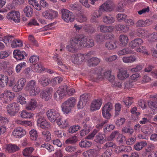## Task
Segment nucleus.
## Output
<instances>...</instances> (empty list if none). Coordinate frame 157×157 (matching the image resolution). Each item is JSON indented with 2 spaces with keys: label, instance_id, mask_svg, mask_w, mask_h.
Masks as SVG:
<instances>
[{
  "label": "nucleus",
  "instance_id": "13",
  "mask_svg": "<svg viewBox=\"0 0 157 157\" xmlns=\"http://www.w3.org/2000/svg\"><path fill=\"white\" fill-rule=\"evenodd\" d=\"M114 4L111 1H107L100 6V10L103 11H110L113 9Z\"/></svg>",
  "mask_w": 157,
  "mask_h": 157
},
{
  "label": "nucleus",
  "instance_id": "58",
  "mask_svg": "<svg viewBox=\"0 0 157 157\" xmlns=\"http://www.w3.org/2000/svg\"><path fill=\"white\" fill-rule=\"evenodd\" d=\"M17 100L18 102L21 105H23L26 103V99L21 95H19L17 97Z\"/></svg>",
  "mask_w": 157,
  "mask_h": 157
},
{
  "label": "nucleus",
  "instance_id": "63",
  "mask_svg": "<svg viewBox=\"0 0 157 157\" xmlns=\"http://www.w3.org/2000/svg\"><path fill=\"white\" fill-rule=\"evenodd\" d=\"M136 51L138 52H140L147 54V52L145 47L143 46H140L138 47L136 49Z\"/></svg>",
  "mask_w": 157,
  "mask_h": 157
},
{
  "label": "nucleus",
  "instance_id": "59",
  "mask_svg": "<svg viewBox=\"0 0 157 157\" xmlns=\"http://www.w3.org/2000/svg\"><path fill=\"white\" fill-rule=\"evenodd\" d=\"M41 147H44L47 149L49 152H51L54 150V147L49 144H44L41 145Z\"/></svg>",
  "mask_w": 157,
  "mask_h": 157
},
{
  "label": "nucleus",
  "instance_id": "7",
  "mask_svg": "<svg viewBox=\"0 0 157 157\" xmlns=\"http://www.w3.org/2000/svg\"><path fill=\"white\" fill-rule=\"evenodd\" d=\"M20 13L18 11H13L8 13L6 15L7 18L13 21L16 23L20 22Z\"/></svg>",
  "mask_w": 157,
  "mask_h": 157
},
{
  "label": "nucleus",
  "instance_id": "37",
  "mask_svg": "<svg viewBox=\"0 0 157 157\" xmlns=\"http://www.w3.org/2000/svg\"><path fill=\"white\" fill-rule=\"evenodd\" d=\"M30 136V139L32 140H36L38 137V133L36 130L34 129H32L29 132Z\"/></svg>",
  "mask_w": 157,
  "mask_h": 157
},
{
  "label": "nucleus",
  "instance_id": "60",
  "mask_svg": "<svg viewBox=\"0 0 157 157\" xmlns=\"http://www.w3.org/2000/svg\"><path fill=\"white\" fill-rule=\"evenodd\" d=\"M148 41L150 42H154L157 40V34L154 33L148 36L147 38Z\"/></svg>",
  "mask_w": 157,
  "mask_h": 157
},
{
  "label": "nucleus",
  "instance_id": "54",
  "mask_svg": "<svg viewBox=\"0 0 157 157\" xmlns=\"http://www.w3.org/2000/svg\"><path fill=\"white\" fill-rule=\"evenodd\" d=\"M81 128L80 127L79 125H73L71 126L68 130L69 133H73L76 132Z\"/></svg>",
  "mask_w": 157,
  "mask_h": 157
},
{
  "label": "nucleus",
  "instance_id": "32",
  "mask_svg": "<svg viewBox=\"0 0 157 157\" xmlns=\"http://www.w3.org/2000/svg\"><path fill=\"white\" fill-rule=\"evenodd\" d=\"M20 116L21 117L25 119H29L33 118L34 117V114L30 112H28L26 110H23L20 113Z\"/></svg>",
  "mask_w": 157,
  "mask_h": 157
},
{
  "label": "nucleus",
  "instance_id": "57",
  "mask_svg": "<svg viewBox=\"0 0 157 157\" xmlns=\"http://www.w3.org/2000/svg\"><path fill=\"white\" fill-rule=\"evenodd\" d=\"M67 87L66 85L61 86L59 87L58 91L60 92V93H62L64 96L65 94L67 91Z\"/></svg>",
  "mask_w": 157,
  "mask_h": 157
},
{
  "label": "nucleus",
  "instance_id": "5",
  "mask_svg": "<svg viewBox=\"0 0 157 157\" xmlns=\"http://www.w3.org/2000/svg\"><path fill=\"white\" fill-rule=\"evenodd\" d=\"M20 109V106L18 104L13 102L7 105L6 110L11 116H14Z\"/></svg>",
  "mask_w": 157,
  "mask_h": 157
},
{
  "label": "nucleus",
  "instance_id": "17",
  "mask_svg": "<svg viewBox=\"0 0 157 157\" xmlns=\"http://www.w3.org/2000/svg\"><path fill=\"white\" fill-rule=\"evenodd\" d=\"M101 100V99H98L93 100L90 105V110L92 111H94L99 109L102 105Z\"/></svg>",
  "mask_w": 157,
  "mask_h": 157
},
{
  "label": "nucleus",
  "instance_id": "21",
  "mask_svg": "<svg viewBox=\"0 0 157 157\" xmlns=\"http://www.w3.org/2000/svg\"><path fill=\"white\" fill-rule=\"evenodd\" d=\"M14 57L17 60H20L24 58L25 56H26V53L24 51H20L16 50L13 52Z\"/></svg>",
  "mask_w": 157,
  "mask_h": 157
},
{
  "label": "nucleus",
  "instance_id": "44",
  "mask_svg": "<svg viewBox=\"0 0 157 157\" xmlns=\"http://www.w3.org/2000/svg\"><path fill=\"white\" fill-rule=\"evenodd\" d=\"M91 142L86 140H82L79 143L80 146L82 148H87L90 147L92 145Z\"/></svg>",
  "mask_w": 157,
  "mask_h": 157
},
{
  "label": "nucleus",
  "instance_id": "47",
  "mask_svg": "<svg viewBox=\"0 0 157 157\" xmlns=\"http://www.w3.org/2000/svg\"><path fill=\"white\" fill-rule=\"evenodd\" d=\"M89 150V157H97L99 155V151L95 149H90Z\"/></svg>",
  "mask_w": 157,
  "mask_h": 157
},
{
  "label": "nucleus",
  "instance_id": "10",
  "mask_svg": "<svg viewBox=\"0 0 157 157\" xmlns=\"http://www.w3.org/2000/svg\"><path fill=\"white\" fill-rule=\"evenodd\" d=\"M26 82V80L25 78H22L19 79L13 87V90L16 92L21 91L25 86Z\"/></svg>",
  "mask_w": 157,
  "mask_h": 157
},
{
  "label": "nucleus",
  "instance_id": "27",
  "mask_svg": "<svg viewBox=\"0 0 157 157\" xmlns=\"http://www.w3.org/2000/svg\"><path fill=\"white\" fill-rule=\"evenodd\" d=\"M132 150L131 147L122 145L117 147L115 149V152L117 153H119L122 151L130 152Z\"/></svg>",
  "mask_w": 157,
  "mask_h": 157
},
{
  "label": "nucleus",
  "instance_id": "51",
  "mask_svg": "<svg viewBox=\"0 0 157 157\" xmlns=\"http://www.w3.org/2000/svg\"><path fill=\"white\" fill-rule=\"evenodd\" d=\"M26 66V63L25 62H22L17 64L15 70L17 73H19L21 69Z\"/></svg>",
  "mask_w": 157,
  "mask_h": 157
},
{
  "label": "nucleus",
  "instance_id": "33",
  "mask_svg": "<svg viewBox=\"0 0 157 157\" xmlns=\"http://www.w3.org/2000/svg\"><path fill=\"white\" fill-rule=\"evenodd\" d=\"M117 41L115 40L108 41L105 44V47L108 49H114L117 47Z\"/></svg>",
  "mask_w": 157,
  "mask_h": 157
},
{
  "label": "nucleus",
  "instance_id": "19",
  "mask_svg": "<svg viewBox=\"0 0 157 157\" xmlns=\"http://www.w3.org/2000/svg\"><path fill=\"white\" fill-rule=\"evenodd\" d=\"M37 106L38 104L36 100L33 98L26 105L25 109L28 110H34Z\"/></svg>",
  "mask_w": 157,
  "mask_h": 157
},
{
  "label": "nucleus",
  "instance_id": "24",
  "mask_svg": "<svg viewBox=\"0 0 157 157\" xmlns=\"http://www.w3.org/2000/svg\"><path fill=\"white\" fill-rule=\"evenodd\" d=\"M8 82V77L3 74H0V87H4L7 85Z\"/></svg>",
  "mask_w": 157,
  "mask_h": 157
},
{
  "label": "nucleus",
  "instance_id": "36",
  "mask_svg": "<svg viewBox=\"0 0 157 157\" xmlns=\"http://www.w3.org/2000/svg\"><path fill=\"white\" fill-rule=\"evenodd\" d=\"M116 30L118 31H122L124 33L127 32L129 30V27L127 25H117L115 26Z\"/></svg>",
  "mask_w": 157,
  "mask_h": 157
},
{
  "label": "nucleus",
  "instance_id": "52",
  "mask_svg": "<svg viewBox=\"0 0 157 157\" xmlns=\"http://www.w3.org/2000/svg\"><path fill=\"white\" fill-rule=\"evenodd\" d=\"M78 140L77 136H73L69 138L65 141V143L67 144H72L75 143Z\"/></svg>",
  "mask_w": 157,
  "mask_h": 157
},
{
  "label": "nucleus",
  "instance_id": "30",
  "mask_svg": "<svg viewBox=\"0 0 157 157\" xmlns=\"http://www.w3.org/2000/svg\"><path fill=\"white\" fill-rule=\"evenodd\" d=\"M133 53V51L131 49L128 48H125L118 51L117 54L118 55L121 56L128 54H132Z\"/></svg>",
  "mask_w": 157,
  "mask_h": 157
},
{
  "label": "nucleus",
  "instance_id": "43",
  "mask_svg": "<svg viewBox=\"0 0 157 157\" xmlns=\"http://www.w3.org/2000/svg\"><path fill=\"white\" fill-rule=\"evenodd\" d=\"M153 130V127L151 125H148L143 129L142 132L145 134H149L152 132Z\"/></svg>",
  "mask_w": 157,
  "mask_h": 157
},
{
  "label": "nucleus",
  "instance_id": "14",
  "mask_svg": "<svg viewBox=\"0 0 157 157\" xmlns=\"http://www.w3.org/2000/svg\"><path fill=\"white\" fill-rule=\"evenodd\" d=\"M86 55L79 54L77 55H73L71 57V60L75 64H79L85 59Z\"/></svg>",
  "mask_w": 157,
  "mask_h": 157
},
{
  "label": "nucleus",
  "instance_id": "26",
  "mask_svg": "<svg viewBox=\"0 0 157 157\" xmlns=\"http://www.w3.org/2000/svg\"><path fill=\"white\" fill-rule=\"evenodd\" d=\"M150 98L151 100L148 101L149 106L151 108H157V96L151 95Z\"/></svg>",
  "mask_w": 157,
  "mask_h": 157
},
{
  "label": "nucleus",
  "instance_id": "1",
  "mask_svg": "<svg viewBox=\"0 0 157 157\" xmlns=\"http://www.w3.org/2000/svg\"><path fill=\"white\" fill-rule=\"evenodd\" d=\"M25 89L29 92L30 95L32 97L37 95L40 92V88L37 86L36 81L35 80L28 82Z\"/></svg>",
  "mask_w": 157,
  "mask_h": 157
},
{
  "label": "nucleus",
  "instance_id": "40",
  "mask_svg": "<svg viewBox=\"0 0 157 157\" xmlns=\"http://www.w3.org/2000/svg\"><path fill=\"white\" fill-rule=\"evenodd\" d=\"M100 61V59L97 57L92 58L88 60V65L90 66H96Z\"/></svg>",
  "mask_w": 157,
  "mask_h": 157
},
{
  "label": "nucleus",
  "instance_id": "12",
  "mask_svg": "<svg viewBox=\"0 0 157 157\" xmlns=\"http://www.w3.org/2000/svg\"><path fill=\"white\" fill-rule=\"evenodd\" d=\"M58 14V12L52 10H49L44 11L42 13V15L46 19H52L57 17Z\"/></svg>",
  "mask_w": 157,
  "mask_h": 157
},
{
  "label": "nucleus",
  "instance_id": "28",
  "mask_svg": "<svg viewBox=\"0 0 157 157\" xmlns=\"http://www.w3.org/2000/svg\"><path fill=\"white\" fill-rule=\"evenodd\" d=\"M119 40L120 44L121 46L124 47L127 44L129 39L127 35L124 34H122L119 36Z\"/></svg>",
  "mask_w": 157,
  "mask_h": 157
},
{
  "label": "nucleus",
  "instance_id": "29",
  "mask_svg": "<svg viewBox=\"0 0 157 157\" xmlns=\"http://www.w3.org/2000/svg\"><path fill=\"white\" fill-rule=\"evenodd\" d=\"M57 124L61 128H65L69 126L68 120L67 119L62 121L61 117L56 122Z\"/></svg>",
  "mask_w": 157,
  "mask_h": 157
},
{
  "label": "nucleus",
  "instance_id": "18",
  "mask_svg": "<svg viewBox=\"0 0 157 157\" xmlns=\"http://www.w3.org/2000/svg\"><path fill=\"white\" fill-rule=\"evenodd\" d=\"M129 76L127 70L125 68H121L119 69L117 75L118 78L122 80L128 78Z\"/></svg>",
  "mask_w": 157,
  "mask_h": 157
},
{
  "label": "nucleus",
  "instance_id": "46",
  "mask_svg": "<svg viewBox=\"0 0 157 157\" xmlns=\"http://www.w3.org/2000/svg\"><path fill=\"white\" fill-rule=\"evenodd\" d=\"M103 20V22L106 24H112L115 21L114 18L111 16H104Z\"/></svg>",
  "mask_w": 157,
  "mask_h": 157
},
{
  "label": "nucleus",
  "instance_id": "38",
  "mask_svg": "<svg viewBox=\"0 0 157 157\" xmlns=\"http://www.w3.org/2000/svg\"><path fill=\"white\" fill-rule=\"evenodd\" d=\"M100 28V31L101 32L105 33L113 31L114 27L113 26H110L108 27L104 25H101Z\"/></svg>",
  "mask_w": 157,
  "mask_h": 157
},
{
  "label": "nucleus",
  "instance_id": "64",
  "mask_svg": "<svg viewBox=\"0 0 157 157\" xmlns=\"http://www.w3.org/2000/svg\"><path fill=\"white\" fill-rule=\"evenodd\" d=\"M86 17L85 15L80 14L78 16L77 20L80 23L85 21L86 20Z\"/></svg>",
  "mask_w": 157,
  "mask_h": 157
},
{
  "label": "nucleus",
  "instance_id": "20",
  "mask_svg": "<svg viewBox=\"0 0 157 157\" xmlns=\"http://www.w3.org/2000/svg\"><path fill=\"white\" fill-rule=\"evenodd\" d=\"M52 88L47 89L41 93L40 95L41 97L45 101H48L51 98L52 96Z\"/></svg>",
  "mask_w": 157,
  "mask_h": 157
},
{
  "label": "nucleus",
  "instance_id": "31",
  "mask_svg": "<svg viewBox=\"0 0 157 157\" xmlns=\"http://www.w3.org/2000/svg\"><path fill=\"white\" fill-rule=\"evenodd\" d=\"M104 79L103 73L99 72L97 74H94V77L90 79L93 82H98L102 81Z\"/></svg>",
  "mask_w": 157,
  "mask_h": 157
},
{
  "label": "nucleus",
  "instance_id": "61",
  "mask_svg": "<svg viewBox=\"0 0 157 157\" xmlns=\"http://www.w3.org/2000/svg\"><path fill=\"white\" fill-rule=\"evenodd\" d=\"M118 132L115 131L112 132L111 135L106 137V139L109 141H112L114 138L117 135L119 134Z\"/></svg>",
  "mask_w": 157,
  "mask_h": 157
},
{
  "label": "nucleus",
  "instance_id": "8",
  "mask_svg": "<svg viewBox=\"0 0 157 157\" xmlns=\"http://www.w3.org/2000/svg\"><path fill=\"white\" fill-rule=\"evenodd\" d=\"M63 10L62 12V18L64 21L67 22L73 21L75 20V16L72 12L66 9Z\"/></svg>",
  "mask_w": 157,
  "mask_h": 157
},
{
  "label": "nucleus",
  "instance_id": "2",
  "mask_svg": "<svg viewBox=\"0 0 157 157\" xmlns=\"http://www.w3.org/2000/svg\"><path fill=\"white\" fill-rule=\"evenodd\" d=\"M76 104L75 98L71 97L68 98L61 104V110L64 114H68L71 112L72 109Z\"/></svg>",
  "mask_w": 157,
  "mask_h": 157
},
{
  "label": "nucleus",
  "instance_id": "45",
  "mask_svg": "<svg viewBox=\"0 0 157 157\" xmlns=\"http://www.w3.org/2000/svg\"><path fill=\"white\" fill-rule=\"evenodd\" d=\"M42 135L45 141L46 142H48L51 139V134L48 131H44L43 132Z\"/></svg>",
  "mask_w": 157,
  "mask_h": 157
},
{
  "label": "nucleus",
  "instance_id": "35",
  "mask_svg": "<svg viewBox=\"0 0 157 157\" xmlns=\"http://www.w3.org/2000/svg\"><path fill=\"white\" fill-rule=\"evenodd\" d=\"M39 83L43 86H47L50 82L49 78L44 76L41 77L38 80Z\"/></svg>",
  "mask_w": 157,
  "mask_h": 157
},
{
  "label": "nucleus",
  "instance_id": "22",
  "mask_svg": "<svg viewBox=\"0 0 157 157\" xmlns=\"http://www.w3.org/2000/svg\"><path fill=\"white\" fill-rule=\"evenodd\" d=\"M143 43V41L142 39L137 38L131 41L129 44V46L132 49H135L136 47L142 44Z\"/></svg>",
  "mask_w": 157,
  "mask_h": 157
},
{
  "label": "nucleus",
  "instance_id": "62",
  "mask_svg": "<svg viewBox=\"0 0 157 157\" xmlns=\"http://www.w3.org/2000/svg\"><path fill=\"white\" fill-rule=\"evenodd\" d=\"M62 93H60L59 91H57L56 93H55L54 95V98L56 101H58L60 100L63 96Z\"/></svg>",
  "mask_w": 157,
  "mask_h": 157
},
{
  "label": "nucleus",
  "instance_id": "34",
  "mask_svg": "<svg viewBox=\"0 0 157 157\" xmlns=\"http://www.w3.org/2000/svg\"><path fill=\"white\" fill-rule=\"evenodd\" d=\"M147 144L146 141H141L138 142L134 145V148L136 150L139 151L144 147L146 146Z\"/></svg>",
  "mask_w": 157,
  "mask_h": 157
},
{
  "label": "nucleus",
  "instance_id": "11",
  "mask_svg": "<svg viewBox=\"0 0 157 157\" xmlns=\"http://www.w3.org/2000/svg\"><path fill=\"white\" fill-rule=\"evenodd\" d=\"M25 129L22 128L18 127L14 129L12 132V135L18 138H21L26 135V133Z\"/></svg>",
  "mask_w": 157,
  "mask_h": 157
},
{
  "label": "nucleus",
  "instance_id": "55",
  "mask_svg": "<svg viewBox=\"0 0 157 157\" xmlns=\"http://www.w3.org/2000/svg\"><path fill=\"white\" fill-rule=\"evenodd\" d=\"M140 74L138 73L133 74L129 78V81L131 82L136 81L138 78L140 77Z\"/></svg>",
  "mask_w": 157,
  "mask_h": 157
},
{
  "label": "nucleus",
  "instance_id": "15",
  "mask_svg": "<svg viewBox=\"0 0 157 157\" xmlns=\"http://www.w3.org/2000/svg\"><path fill=\"white\" fill-rule=\"evenodd\" d=\"M37 125L42 128L48 129L50 127V124L46 119L43 117H40L37 121Z\"/></svg>",
  "mask_w": 157,
  "mask_h": 157
},
{
  "label": "nucleus",
  "instance_id": "23",
  "mask_svg": "<svg viewBox=\"0 0 157 157\" xmlns=\"http://www.w3.org/2000/svg\"><path fill=\"white\" fill-rule=\"evenodd\" d=\"M5 151L9 153L14 152L19 150V147L14 144H6L5 147Z\"/></svg>",
  "mask_w": 157,
  "mask_h": 157
},
{
  "label": "nucleus",
  "instance_id": "53",
  "mask_svg": "<svg viewBox=\"0 0 157 157\" xmlns=\"http://www.w3.org/2000/svg\"><path fill=\"white\" fill-rule=\"evenodd\" d=\"M121 105L119 103H116L115 105V116L117 117L119 115L121 110Z\"/></svg>",
  "mask_w": 157,
  "mask_h": 157
},
{
  "label": "nucleus",
  "instance_id": "3",
  "mask_svg": "<svg viewBox=\"0 0 157 157\" xmlns=\"http://www.w3.org/2000/svg\"><path fill=\"white\" fill-rule=\"evenodd\" d=\"M15 97V94L12 91L6 90L0 94V99L3 103H7L12 100Z\"/></svg>",
  "mask_w": 157,
  "mask_h": 157
},
{
  "label": "nucleus",
  "instance_id": "56",
  "mask_svg": "<svg viewBox=\"0 0 157 157\" xmlns=\"http://www.w3.org/2000/svg\"><path fill=\"white\" fill-rule=\"evenodd\" d=\"M115 126L112 124H109L105 126L103 128L104 132L105 133L109 132L113 129L115 128Z\"/></svg>",
  "mask_w": 157,
  "mask_h": 157
},
{
  "label": "nucleus",
  "instance_id": "25",
  "mask_svg": "<svg viewBox=\"0 0 157 157\" xmlns=\"http://www.w3.org/2000/svg\"><path fill=\"white\" fill-rule=\"evenodd\" d=\"M123 61L125 63H132L136 62L137 60L136 56L134 55H131L129 56H124L122 58Z\"/></svg>",
  "mask_w": 157,
  "mask_h": 157
},
{
  "label": "nucleus",
  "instance_id": "6",
  "mask_svg": "<svg viewBox=\"0 0 157 157\" xmlns=\"http://www.w3.org/2000/svg\"><path fill=\"white\" fill-rule=\"evenodd\" d=\"M75 38L77 40L76 42L78 46L80 48L85 47L88 48L91 47V46L93 45V44L92 42L89 45L87 44L86 42L87 41V39L83 35H79L78 37H75Z\"/></svg>",
  "mask_w": 157,
  "mask_h": 157
},
{
  "label": "nucleus",
  "instance_id": "50",
  "mask_svg": "<svg viewBox=\"0 0 157 157\" xmlns=\"http://www.w3.org/2000/svg\"><path fill=\"white\" fill-rule=\"evenodd\" d=\"M132 97H127L123 100V102L125 105L128 107L130 106L133 102Z\"/></svg>",
  "mask_w": 157,
  "mask_h": 157
},
{
  "label": "nucleus",
  "instance_id": "9",
  "mask_svg": "<svg viewBox=\"0 0 157 157\" xmlns=\"http://www.w3.org/2000/svg\"><path fill=\"white\" fill-rule=\"evenodd\" d=\"M112 108L113 105L110 102H108L104 105L102 109V115L104 118L107 119H109L110 118L111 115L109 112Z\"/></svg>",
  "mask_w": 157,
  "mask_h": 157
},
{
  "label": "nucleus",
  "instance_id": "48",
  "mask_svg": "<svg viewBox=\"0 0 157 157\" xmlns=\"http://www.w3.org/2000/svg\"><path fill=\"white\" fill-rule=\"evenodd\" d=\"M34 149L32 147H27L23 151V155L25 156H29L32 153Z\"/></svg>",
  "mask_w": 157,
  "mask_h": 157
},
{
  "label": "nucleus",
  "instance_id": "41",
  "mask_svg": "<svg viewBox=\"0 0 157 157\" xmlns=\"http://www.w3.org/2000/svg\"><path fill=\"white\" fill-rule=\"evenodd\" d=\"M24 12L27 17H30L32 16L33 10L30 6H28L24 9Z\"/></svg>",
  "mask_w": 157,
  "mask_h": 157
},
{
  "label": "nucleus",
  "instance_id": "16",
  "mask_svg": "<svg viewBox=\"0 0 157 157\" xmlns=\"http://www.w3.org/2000/svg\"><path fill=\"white\" fill-rule=\"evenodd\" d=\"M76 40L75 38L70 40L67 47V48L69 51L74 52L77 49L78 45L76 42Z\"/></svg>",
  "mask_w": 157,
  "mask_h": 157
},
{
  "label": "nucleus",
  "instance_id": "39",
  "mask_svg": "<svg viewBox=\"0 0 157 157\" xmlns=\"http://www.w3.org/2000/svg\"><path fill=\"white\" fill-rule=\"evenodd\" d=\"M23 46L22 41L19 39H15L12 41L11 47L13 48L21 47Z\"/></svg>",
  "mask_w": 157,
  "mask_h": 157
},
{
  "label": "nucleus",
  "instance_id": "42",
  "mask_svg": "<svg viewBox=\"0 0 157 157\" xmlns=\"http://www.w3.org/2000/svg\"><path fill=\"white\" fill-rule=\"evenodd\" d=\"M117 141L120 144H126V138L123 135L119 134L117 138Z\"/></svg>",
  "mask_w": 157,
  "mask_h": 157
},
{
  "label": "nucleus",
  "instance_id": "4",
  "mask_svg": "<svg viewBox=\"0 0 157 157\" xmlns=\"http://www.w3.org/2000/svg\"><path fill=\"white\" fill-rule=\"evenodd\" d=\"M46 114L48 118L52 123L56 122L61 117L58 111L55 109H49Z\"/></svg>",
  "mask_w": 157,
  "mask_h": 157
},
{
  "label": "nucleus",
  "instance_id": "49",
  "mask_svg": "<svg viewBox=\"0 0 157 157\" xmlns=\"http://www.w3.org/2000/svg\"><path fill=\"white\" fill-rule=\"evenodd\" d=\"M104 135L99 133L96 136L95 141L98 143L102 144L104 142Z\"/></svg>",
  "mask_w": 157,
  "mask_h": 157
}]
</instances>
